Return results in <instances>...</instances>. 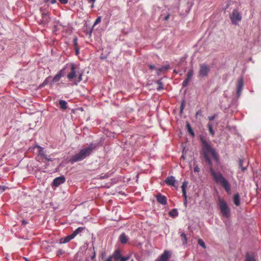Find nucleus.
Instances as JSON below:
<instances>
[{
    "label": "nucleus",
    "instance_id": "1",
    "mask_svg": "<svg viewBox=\"0 0 261 261\" xmlns=\"http://www.w3.org/2000/svg\"><path fill=\"white\" fill-rule=\"evenodd\" d=\"M199 140L201 143V154L203 156L205 162L208 164L210 172L216 182L219 184L225 189L228 194L231 192V186L229 181L223 176L220 172H216L213 167V163L210 157L211 154L215 161L219 162V155L215 149L212 147L211 142L210 140H206L205 137L201 135L199 136Z\"/></svg>",
    "mask_w": 261,
    "mask_h": 261
},
{
    "label": "nucleus",
    "instance_id": "2",
    "mask_svg": "<svg viewBox=\"0 0 261 261\" xmlns=\"http://www.w3.org/2000/svg\"><path fill=\"white\" fill-rule=\"evenodd\" d=\"M98 146L97 144L91 143L87 146L81 149L78 153L72 155L69 161L71 164L82 161L90 156L94 150Z\"/></svg>",
    "mask_w": 261,
    "mask_h": 261
},
{
    "label": "nucleus",
    "instance_id": "3",
    "mask_svg": "<svg viewBox=\"0 0 261 261\" xmlns=\"http://www.w3.org/2000/svg\"><path fill=\"white\" fill-rule=\"evenodd\" d=\"M218 205L222 215L227 218H229L230 216V210L225 200L223 199H219Z\"/></svg>",
    "mask_w": 261,
    "mask_h": 261
},
{
    "label": "nucleus",
    "instance_id": "4",
    "mask_svg": "<svg viewBox=\"0 0 261 261\" xmlns=\"http://www.w3.org/2000/svg\"><path fill=\"white\" fill-rule=\"evenodd\" d=\"M230 17L232 24L236 25L238 24L239 22L242 19L241 14L236 9L232 11V13L230 15Z\"/></svg>",
    "mask_w": 261,
    "mask_h": 261
},
{
    "label": "nucleus",
    "instance_id": "5",
    "mask_svg": "<svg viewBox=\"0 0 261 261\" xmlns=\"http://www.w3.org/2000/svg\"><path fill=\"white\" fill-rule=\"evenodd\" d=\"M65 181V177L64 175H61L56 177L53 179V181L51 184V186L53 189H55L61 184H64Z\"/></svg>",
    "mask_w": 261,
    "mask_h": 261
},
{
    "label": "nucleus",
    "instance_id": "6",
    "mask_svg": "<svg viewBox=\"0 0 261 261\" xmlns=\"http://www.w3.org/2000/svg\"><path fill=\"white\" fill-rule=\"evenodd\" d=\"M210 71V67L206 64H202L200 65L199 70V75L201 77H206L208 76V73Z\"/></svg>",
    "mask_w": 261,
    "mask_h": 261
},
{
    "label": "nucleus",
    "instance_id": "7",
    "mask_svg": "<svg viewBox=\"0 0 261 261\" xmlns=\"http://www.w3.org/2000/svg\"><path fill=\"white\" fill-rule=\"evenodd\" d=\"M243 87V77H241L238 80L237 84V95L238 97H239L241 96Z\"/></svg>",
    "mask_w": 261,
    "mask_h": 261
},
{
    "label": "nucleus",
    "instance_id": "8",
    "mask_svg": "<svg viewBox=\"0 0 261 261\" xmlns=\"http://www.w3.org/2000/svg\"><path fill=\"white\" fill-rule=\"evenodd\" d=\"M70 66L71 71L67 74V77L70 81H72L76 76V70L74 63H71Z\"/></svg>",
    "mask_w": 261,
    "mask_h": 261
},
{
    "label": "nucleus",
    "instance_id": "9",
    "mask_svg": "<svg viewBox=\"0 0 261 261\" xmlns=\"http://www.w3.org/2000/svg\"><path fill=\"white\" fill-rule=\"evenodd\" d=\"M155 197L157 201L159 203L163 205L167 204V198L165 196L163 195L161 193H158L157 195H156Z\"/></svg>",
    "mask_w": 261,
    "mask_h": 261
},
{
    "label": "nucleus",
    "instance_id": "10",
    "mask_svg": "<svg viewBox=\"0 0 261 261\" xmlns=\"http://www.w3.org/2000/svg\"><path fill=\"white\" fill-rule=\"evenodd\" d=\"M165 182L168 186H175L176 180L173 176H170L165 179Z\"/></svg>",
    "mask_w": 261,
    "mask_h": 261
},
{
    "label": "nucleus",
    "instance_id": "11",
    "mask_svg": "<svg viewBox=\"0 0 261 261\" xmlns=\"http://www.w3.org/2000/svg\"><path fill=\"white\" fill-rule=\"evenodd\" d=\"M170 256V254L168 251L165 250L164 253L157 258L155 261H167Z\"/></svg>",
    "mask_w": 261,
    "mask_h": 261
},
{
    "label": "nucleus",
    "instance_id": "12",
    "mask_svg": "<svg viewBox=\"0 0 261 261\" xmlns=\"http://www.w3.org/2000/svg\"><path fill=\"white\" fill-rule=\"evenodd\" d=\"M50 18L47 13H42V18L41 19L42 23L47 24L50 21Z\"/></svg>",
    "mask_w": 261,
    "mask_h": 261
},
{
    "label": "nucleus",
    "instance_id": "13",
    "mask_svg": "<svg viewBox=\"0 0 261 261\" xmlns=\"http://www.w3.org/2000/svg\"><path fill=\"white\" fill-rule=\"evenodd\" d=\"M169 69H170V66L169 64L164 65L157 69L156 74L158 75H160L162 72L164 71H167Z\"/></svg>",
    "mask_w": 261,
    "mask_h": 261
},
{
    "label": "nucleus",
    "instance_id": "14",
    "mask_svg": "<svg viewBox=\"0 0 261 261\" xmlns=\"http://www.w3.org/2000/svg\"><path fill=\"white\" fill-rule=\"evenodd\" d=\"M35 147H37L38 149V154L40 155L43 159H47V155L44 153L43 151V148L40 146L39 145H36Z\"/></svg>",
    "mask_w": 261,
    "mask_h": 261
},
{
    "label": "nucleus",
    "instance_id": "15",
    "mask_svg": "<svg viewBox=\"0 0 261 261\" xmlns=\"http://www.w3.org/2000/svg\"><path fill=\"white\" fill-rule=\"evenodd\" d=\"M121 256L120 251L119 250H116L111 256H112V258H113L115 261H119Z\"/></svg>",
    "mask_w": 261,
    "mask_h": 261
},
{
    "label": "nucleus",
    "instance_id": "16",
    "mask_svg": "<svg viewBox=\"0 0 261 261\" xmlns=\"http://www.w3.org/2000/svg\"><path fill=\"white\" fill-rule=\"evenodd\" d=\"M233 202L236 206L240 205V196L238 193L234 194L233 196Z\"/></svg>",
    "mask_w": 261,
    "mask_h": 261
},
{
    "label": "nucleus",
    "instance_id": "17",
    "mask_svg": "<svg viewBox=\"0 0 261 261\" xmlns=\"http://www.w3.org/2000/svg\"><path fill=\"white\" fill-rule=\"evenodd\" d=\"M119 240L122 244H126L128 241V237L124 232L122 233L119 237Z\"/></svg>",
    "mask_w": 261,
    "mask_h": 261
},
{
    "label": "nucleus",
    "instance_id": "18",
    "mask_svg": "<svg viewBox=\"0 0 261 261\" xmlns=\"http://www.w3.org/2000/svg\"><path fill=\"white\" fill-rule=\"evenodd\" d=\"M59 104L61 109L66 110L67 109V102L66 100H60L59 101Z\"/></svg>",
    "mask_w": 261,
    "mask_h": 261
},
{
    "label": "nucleus",
    "instance_id": "19",
    "mask_svg": "<svg viewBox=\"0 0 261 261\" xmlns=\"http://www.w3.org/2000/svg\"><path fill=\"white\" fill-rule=\"evenodd\" d=\"M62 77V75L60 73H57L53 79L50 83L51 85L59 82Z\"/></svg>",
    "mask_w": 261,
    "mask_h": 261
},
{
    "label": "nucleus",
    "instance_id": "20",
    "mask_svg": "<svg viewBox=\"0 0 261 261\" xmlns=\"http://www.w3.org/2000/svg\"><path fill=\"white\" fill-rule=\"evenodd\" d=\"M186 127L187 128L188 132L191 135V136L193 138L194 137L195 133H194L193 130L192 129V127H191V126L190 125V123L188 122H187V123H186Z\"/></svg>",
    "mask_w": 261,
    "mask_h": 261
},
{
    "label": "nucleus",
    "instance_id": "21",
    "mask_svg": "<svg viewBox=\"0 0 261 261\" xmlns=\"http://www.w3.org/2000/svg\"><path fill=\"white\" fill-rule=\"evenodd\" d=\"M244 160L240 159L239 162V168H240L243 172H244L247 168V164L245 166H243Z\"/></svg>",
    "mask_w": 261,
    "mask_h": 261
},
{
    "label": "nucleus",
    "instance_id": "22",
    "mask_svg": "<svg viewBox=\"0 0 261 261\" xmlns=\"http://www.w3.org/2000/svg\"><path fill=\"white\" fill-rule=\"evenodd\" d=\"M84 229V227H79L77 228H76L71 234L72 236L74 238L76 235H77L79 233L82 232L83 230Z\"/></svg>",
    "mask_w": 261,
    "mask_h": 261
},
{
    "label": "nucleus",
    "instance_id": "23",
    "mask_svg": "<svg viewBox=\"0 0 261 261\" xmlns=\"http://www.w3.org/2000/svg\"><path fill=\"white\" fill-rule=\"evenodd\" d=\"M170 216L175 218L177 217L178 215V213L177 210L176 208L172 209L169 213Z\"/></svg>",
    "mask_w": 261,
    "mask_h": 261
},
{
    "label": "nucleus",
    "instance_id": "24",
    "mask_svg": "<svg viewBox=\"0 0 261 261\" xmlns=\"http://www.w3.org/2000/svg\"><path fill=\"white\" fill-rule=\"evenodd\" d=\"M156 83L159 85L158 87L156 88L158 91L164 89V86L161 79L158 80Z\"/></svg>",
    "mask_w": 261,
    "mask_h": 261
},
{
    "label": "nucleus",
    "instance_id": "25",
    "mask_svg": "<svg viewBox=\"0 0 261 261\" xmlns=\"http://www.w3.org/2000/svg\"><path fill=\"white\" fill-rule=\"evenodd\" d=\"M73 238H74L72 236V234H71L70 236H68L65 237L64 239H62L61 240V243H66L69 242L70 240H71Z\"/></svg>",
    "mask_w": 261,
    "mask_h": 261
},
{
    "label": "nucleus",
    "instance_id": "26",
    "mask_svg": "<svg viewBox=\"0 0 261 261\" xmlns=\"http://www.w3.org/2000/svg\"><path fill=\"white\" fill-rule=\"evenodd\" d=\"M187 187V182L186 181H184L182 182L181 186L182 193L183 196H186L187 195L186 189Z\"/></svg>",
    "mask_w": 261,
    "mask_h": 261
},
{
    "label": "nucleus",
    "instance_id": "27",
    "mask_svg": "<svg viewBox=\"0 0 261 261\" xmlns=\"http://www.w3.org/2000/svg\"><path fill=\"white\" fill-rule=\"evenodd\" d=\"M207 127L210 135H212V136H214L215 135V131L213 129V124L211 123H208L207 124Z\"/></svg>",
    "mask_w": 261,
    "mask_h": 261
},
{
    "label": "nucleus",
    "instance_id": "28",
    "mask_svg": "<svg viewBox=\"0 0 261 261\" xmlns=\"http://www.w3.org/2000/svg\"><path fill=\"white\" fill-rule=\"evenodd\" d=\"M180 237H181V240H182V244L184 245L187 244V238L186 234L185 233L182 232L180 234Z\"/></svg>",
    "mask_w": 261,
    "mask_h": 261
},
{
    "label": "nucleus",
    "instance_id": "29",
    "mask_svg": "<svg viewBox=\"0 0 261 261\" xmlns=\"http://www.w3.org/2000/svg\"><path fill=\"white\" fill-rule=\"evenodd\" d=\"M51 76H49L47 77H46L43 81V82L40 85V86L44 87L47 85L49 83V79H51Z\"/></svg>",
    "mask_w": 261,
    "mask_h": 261
},
{
    "label": "nucleus",
    "instance_id": "30",
    "mask_svg": "<svg viewBox=\"0 0 261 261\" xmlns=\"http://www.w3.org/2000/svg\"><path fill=\"white\" fill-rule=\"evenodd\" d=\"M198 244L199 246H201L203 248H206V246H205V244L204 242V241L201 239H199L198 240Z\"/></svg>",
    "mask_w": 261,
    "mask_h": 261
},
{
    "label": "nucleus",
    "instance_id": "31",
    "mask_svg": "<svg viewBox=\"0 0 261 261\" xmlns=\"http://www.w3.org/2000/svg\"><path fill=\"white\" fill-rule=\"evenodd\" d=\"M246 261H255L254 257L249 255L248 253H247L246 256Z\"/></svg>",
    "mask_w": 261,
    "mask_h": 261
},
{
    "label": "nucleus",
    "instance_id": "32",
    "mask_svg": "<svg viewBox=\"0 0 261 261\" xmlns=\"http://www.w3.org/2000/svg\"><path fill=\"white\" fill-rule=\"evenodd\" d=\"M82 80V73H80L79 75V77L77 80H75L74 82V84L77 85Z\"/></svg>",
    "mask_w": 261,
    "mask_h": 261
},
{
    "label": "nucleus",
    "instance_id": "33",
    "mask_svg": "<svg viewBox=\"0 0 261 261\" xmlns=\"http://www.w3.org/2000/svg\"><path fill=\"white\" fill-rule=\"evenodd\" d=\"M193 75V70L192 69H190L187 74V77L188 78H192Z\"/></svg>",
    "mask_w": 261,
    "mask_h": 261
},
{
    "label": "nucleus",
    "instance_id": "34",
    "mask_svg": "<svg viewBox=\"0 0 261 261\" xmlns=\"http://www.w3.org/2000/svg\"><path fill=\"white\" fill-rule=\"evenodd\" d=\"M185 101L184 100L182 101V102L181 103L180 107V113H182L183 110L185 108Z\"/></svg>",
    "mask_w": 261,
    "mask_h": 261
},
{
    "label": "nucleus",
    "instance_id": "35",
    "mask_svg": "<svg viewBox=\"0 0 261 261\" xmlns=\"http://www.w3.org/2000/svg\"><path fill=\"white\" fill-rule=\"evenodd\" d=\"M101 16H98L96 18V20L95 21V22H94V23L93 24V27L94 26L96 25V24H98L99 23H100L101 22Z\"/></svg>",
    "mask_w": 261,
    "mask_h": 261
},
{
    "label": "nucleus",
    "instance_id": "36",
    "mask_svg": "<svg viewBox=\"0 0 261 261\" xmlns=\"http://www.w3.org/2000/svg\"><path fill=\"white\" fill-rule=\"evenodd\" d=\"M7 188L8 187L5 186H0V193H2V192H4Z\"/></svg>",
    "mask_w": 261,
    "mask_h": 261
},
{
    "label": "nucleus",
    "instance_id": "37",
    "mask_svg": "<svg viewBox=\"0 0 261 261\" xmlns=\"http://www.w3.org/2000/svg\"><path fill=\"white\" fill-rule=\"evenodd\" d=\"M129 257L128 256H121L120 259L119 261H127L129 259Z\"/></svg>",
    "mask_w": 261,
    "mask_h": 261
},
{
    "label": "nucleus",
    "instance_id": "38",
    "mask_svg": "<svg viewBox=\"0 0 261 261\" xmlns=\"http://www.w3.org/2000/svg\"><path fill=\"white\" fill-rule=\"evenodd\" d=\"M66 67L62 68L61 70H60L57 73H60L62 75V76H64L65 74V70Z\"/></svg>",
    "mask_w": 261,
    "mask_h": 261
},
{
    "label": "nucleus",
    "instance_id": "39",
    "mask_svg": "<svg viewBox=\"0 0 261 261\" xmlns=\"http://www.w3.org/2000/svg\"><path fill=\"white\" fill-rule=\"evenodd\" d=\"M194 171L195 172H199L200 171V169L197 165L194 166Z\"/></svg>",
    "mask_w": 261,
    "mask_h": 261
},
{
    "label": "nucleus",
    "instance_id": "40",
    "mask_svg": "<svg viewBox=\"0 0 261 261\" xmlns=\"http://www.w3.org/2000/svg\"><path fill=\"white\" fill-rule=\"evenodd\" d=\"M64 251L61 249H59L57 252V255L60 256L64 253Z\"/></svg>",
    "mask_w": 261,
    "mask_h": 261
},
{
    "label": "nucleus",
    "instance_id": "41",
    "mask_svg": "<svg viewBox=\"0 0 261 261\" xmlns=\"http://www.w3.org/2000/svg\"><path fill=\"white\" fill-rule=\"evenodd\" d=\"M184 198V204L186 207L187 206V196L186 195V196H183Z\"/></svg>",
    "mask_w": 261,
    "mask_h": 261
},
{
    "label": "nucleus",
    "instance_id": "42",
    "mask_svg": "<svg viewBox=\"0 0 261 261\" xmlns=\"http://www.w3.org/2000/svg\"><path fill=\"white\" fill-rule=\"evenodd\" d=\"M189 84V83L188 82H187L186 80H184L182 83V86L183 87H187Z\"/></svg>",
    "mask_w": 261,
    "mask_h": 261
},
{
    "label": "nucleus",
    "instance_id": "43",
    "mask_svg": "<svg viewBox=\"0 0 261 261\" xmlns=\"http://www.w3.org/2000/svg\"><path fill=\"white\" fill-rule=\"evenodd\" d=\"M73 44L75 47L77 45V38L76 37H74L73 39Z\"/></svg>",
    "mask_w": 261,
    "mask_h": 261
},
{
    "label": "nucleus",
    "instance_id": "44",
    "mask_svg": "<svg viewBox=\"0 0 261 261\" xmlns=\"http://www.w3.org/2000/svg\"><path fill=\"white\" fill-rule=\"evenodd\" d=\"M148 67H149V69H150L151 70H153V69H156V66L154 65L149 64Z\"/></svg>",
    "mask_w": 261,
    "mask_h": 261
},
{
    "label": "nucleus",
    "instance_id": "45",
    "mask_svg": "<svg viewBox=\"0 0 261 261\" xmlns=\"http://www.w3.org/2000/svg\"><path fill=\"white\" fill-rule=\"evenodd\" d=\"M59 1L62 4H66L68 3V0H59Z\"/></svg>",
    "mask_w": 261,
    "mask_h": 261
},
{
    "label": "nucleus",
    "instance_id": "46",
    "mask_svg": "<svg viewBox=\"0 0 261 261\" xmlns=\"http://www.w3.org/2000/svg\"><path fill=\"white\" fill-rule=\"evenodd\" d=\"M215 117H216V115H214L209 116L208 117V119L209 120L212 121V120H213L215 118Z\"/></svg>",
    "mask_w": 261,
    "mask_h": 261
},
{
    "label": "nucleus",
    "instance_id": "47",
    "mask_svg": "<svg viewBox=\"0 0 261 261\" xmlns=\"http://www.w3.org/2000/svg\"><path fill=\"white\" fill-rule=\"evenodd\" d=\"M75 52L76 55H77L79 54L80 51H79V49L78 47H75Z\"/></svg>",
    "mask_w": 261,
    "mask_h": 261
},
{
    "label": "nucleus",
    "instance_id": "48",
    "mask_svg": "<svg viewBox=\"0 0 261 261\" xmlns=\"http://www.w3.org/2000/svg\"><path fill=\"white\" fill-rule=\"evenodd\" d=\"M49 2L50 4H54L57 3V0H50Z\"/></svg>",
    "mask_w": 261,
    "mask_h": 261
},
{
    "label": "nucleus",
    "instance_id": "49",
    "mask_svg": "<svg viewBox=\"0 0 261 261\" xmlns=\"http://www.w3.org/2000/svg\"><path fill=\"white\" fill-rule=\"evenodd\" d=\"M169 16H170V15H169V14H168L167 15H166V16L164 17V20H167L169 19Z\"/></svg>",
    "mask_w": 261,
    "mask_h": 261
},
{
    "label": "nucleus",
    "instance_id": "50",
    "mask_svg": "<svg viewBox=\"0 0 261 261\" xmlns=\"http://www.w3.org/2000/svg\"><path fill=\"white\" fill-rule=\"evenodd\" d=\"M28 223V222L25 220H23L22 221V224L23 225H26Z\"/></svg>",
    "mask_w": 261,
    "mask_h": 261
},
{
    "label": "nucleus",
    "instance_id": "51",
    "mask_svg": "<svg viewBox=\"0 0 261 261\" xmlns=\"http://www.w3.org/2000/svg\"><path fill=\"white\" fill-rule=\"evenodd\" d=\"M191 80V78H188V77H187L186 79H185V80H186L187 82H188V83H189V82Z\"/></svg>",
    "mask_w": 261,
    "mask_h": 261
},
{
    "label": "nucleus",
    "instance_id": "52",
    "mask_svg": "<svg viewBox=\"0 0 261 261\" xmlns=\"http://www.w3.org/2000/svg\"><path fill=\"white\" fill-rule=\"evenodd\" d=\"M95 1H96V0H89V3L92 2V3H95Z\"/></svg>",
    "mask_w": 261,
    "mask_h": 261
},
{
    "label": "nucleus",
    "instance_id": "53",
    "mask_svg": "<svg viewBox=\"0 0 261 261\" xmlns=\"http://www.w3.org/2000/svg\"><path fill=\"white\" fill-rule=\"evenodd\" d=\"M95 257V253H94L93 255L92 256L91 258L93 259Z\"/></svg>",
    "mask_w": 261,
    "mask_h": 261
},
{
    "label": "nucleus",
    "instance_id": "54",
    "mask_svg": "<svg viewBox=\"0 0 261 261\" xmlns=\"http://www.w3.org/2000/svg\"><path fill=\"white\" fill-rule=\"evenodd\" d=\"M46 160H47V161H51V159L48 158L47 156V159H46Z\"/></svg>",
    "mask_w": 261,
    "mask_h": 261
},
{
    "label": "nucleus",
    "instance_id": "55",
    "mask_svg": "<svg viewBox=\"0 0 261 261\" xmlns=\"http://www.w3.org/2000/svg\"><path fill=\"white\" fill-rule=\"evenodd\" d=\"M173 71H174V72H175L176 73H178V72L175 69H174Z\"/></svg>",
    "mask_w": 261,
    "mask_h": 261
},
{
    "label": "nucleus",
    "instance_id": "56",
    "mask_svg": "<svg viewBox=\"0 0 261 261\" xmlns=\"http://www.w3.org/2000/svg\"><path fill=\"white\" fill-rule=\"evenodd\" d=\"M50 0H45L44 2L45 3L48 2Z\"/></svg>",
    "mask_w": 261,
    "mask_h": 261
},
{
    "label": "nucleus",
    "instance_id": "57",
    "mask_svg": "<svg viewBox=\"0 0 261 261\" xmlns=\"http://www.w3.org/2000/svg\"><path fill=\"white\" fill-rule=\"evenodd\" d=\"M26 261H29L27 258H24Z\"/></svg>",
    "mask_w": 261,
    "mask_h": 261
},
{
    "label": "nucleus",
    "instance_id": "58",
    "mask_svg": "<svg viewBox=\"0 0 261 261\" xmlns=\"http://www.w3.org/2000/svg\"><path fill=\"white\" fill-rule=\"evenodd\" d=\"M198 115V112H197L196 114V116H197Z\"/></svg>",
    "mask_w": 261,
    "mask_h": 261
},
{
    "label": "nucleus",
    "instance_id": "59",
    "mask_svg": "<svg viewBox=\"0 0 261 261\" xmlns=\"http://www.w3.org/2000/svg\"><path fill=\"white\" fill-rule=\"evenodd\" d=\"M94 7L93 4L92 5L91 7L93 8Z\"/></svg>",
    "mask_w": 261,
    "mask_h": 261
}]
</instances>
